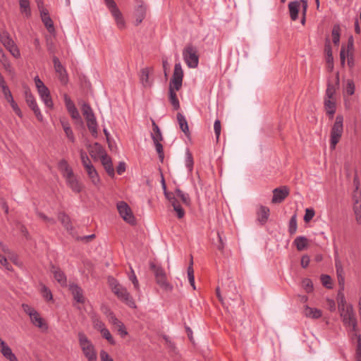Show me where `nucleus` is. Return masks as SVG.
Segmentation results:
<instances>
[{"label":"nucleus","mask_w":361,"mask_h":361,"mask_svg":"<svg viewBox=\"0 0 361 361\" xmlns=\"http://www.w3.org/2000/svg\"><path fill=\"white\" fill-rule=\"evenodd\" d=\"M161 187L163 189L164 195L170 205L173 207V211L176 213L177 218L179 219L183 218L185 212L177 197L181 200L183 204L186 206H189L191 202L189 195L184 192L178 188H176L174 192H169L167 190L166 185Z\"/></svg>","instance_id":"1"},{"label":"nucleus","mask_w":361,"mask_h":361,"mask_svg":"<svg viewBox=\"0 0 361 361\" xmlns=\"http://www.w3.org/2000/svg\"><path fill=\"white\" fill-rule=\"evenodd\" d=\"M108 281L112 292L118 299L125 302L128 307L131 308H136V305L133 298L125 287L121 285L113 277H109Z\"/></svg>","instance_id":"2"},{"label":"nucleus","mask_w":361,"mask_h":361,"mask_svg":"<svg viewBox=\"0 0 361 361\" xmlns=\"http://www.w3.org/2000/svg\"><path fill=\"white\" fill-rule=\"evenodd\" d=\"M80 347L88 361H97V355L92 341L85 333L80 331L78 334Z\"/></svg>","instance_id":"3"},{"label":"nucleus","mask_w":361,"mask_h":361,"mask_svg":"<svg viewBox=\"0 0 361 361\" xmlns=\"http://www.w3.org/2000/svg\"><path fill=\"white\" fill-rule=\"evenodd\" d=\"M343 132V116L337 115L336 121L333 125L330 134V147L332 149L336 148Z\"/></svg>","instance_id":"4"},{"label":"nucleus","mask_w":361,"mask_h":361,"mask_svg":"<svg viewBox=\"0 0 361 361\" xmlns=\"http://www.w3.org/2000/svg\"><path fill=\"white\" fill-rule=\"evenodd\" d=\"M183 59L189 68H195L199 64L197 49L192 44H188L183 50Z\"/></svg>","instance_id":"5"},{"label":"nucleus","mask_w":361,"mask_h":361,"mask_svg":"<svg viewBox=\"0 0 361 361\" xmlns=\"http://www.w3.org/2000/svg\"><path fill=\"white\" fill-rule=\"evenodd\" d=\"M36 88L41 99L44 102L45 106L48 108H53L54 104L50 95V91L38 76L34 78Z\"/></svg>","instance_id":"6"},{"label":"nucleus","mask_w":361,"mask_h":361,"mask_svg":"<svg viewBox=\"0 0 361 361\" xmlns=\"http://www.w3.org/2000/svg\"><path fill=\"white\" fill-rule=\"evenodd\" d=\"M343 324L351 328L353 331L357 329V319L351 305H347L345 309L339 311Z\"/></svg>","instance_id":"7"},{"label":"nucleus","mask_w":361,"mask_h":361,"mask_svg":"<svg viewBox=\"0 0 361 361\" xmlns=\"http://www.w3.org/2000/svg\"><path fill=\"white\" fill-rule=\"evenodd\" d=\"M0 41L13 57L16 59L20 57L19 49L14 41L11 38L10 35L7 31H2L0 32Z\"/></svg>","instance_id":"8"},{"label":"nucleus","mask_w":361,"mask_h":361,"mask_svg":"<svg viewBox=\"0 0 361 361\" xmlns=\"http://www.w3.org/2000/svg\"><path fill=\"white\" fill-rule=\"evenodd\" d=\"M117 209L120 216L126 222L131 225L135 224V218L132 212L130 207L126 202H118L117 203Z\"/></svg>","instance_id":"9"},{"label":"nucleus","mask_w":361,"mask_h":361,"mask_svg":"<svg viewBox=\"0 0 361 361\" xmlns=\"http://www.w3.org/2000/svg\"><path fill=\"white\" fill-rule=\"evenodd\" d=\"M183 71L180 63L174 66L173 73L169 83V87L175 88L177 91L180 90L183 84Z\"/></svg>","instance_id":"10"},{"label":"nucleus","mask_w":361,"mask_h":361,"mask_svg":"<svg viewBox=\"0 0 361 361\" xmlns=\"http://www.w3.org/2000/svg\"><path fill=\"white\" fill-rule=\"evenodd\" d=\"M105 4L111 15L114 16L118 27L120 29L123 28L125 26V20L116 2L114 0H108Z\"/></svg>","instance_id":"11"},{"label":"nucleus","mask_w":361,"mask_h":361,"mask_svg":"<svg viewBox=\"0 0 361 361\" xmlns=\"http://www.w3.org/2000/svg\"><path fill=\"white\" fill-rule=\"evenodd\" d=\"M25 97L26 103L28 105V106L33 111L37 118L39 121H42L43 119V116L41 114L39 108L38 107V105L37 104L35 97L31 93V92L29 89H26L25 90Z\"/></svg>","instance_id":"12"},{"label":"nucleus","mask_w":361,"mask_h":361,"mask_svg":"<svg viewBox=\"0 0 361 361\" xmlns=\"http://www.w3.org/2000/svg\"><path fill=\"white\" fill-rule=\"evenodd\" d=\"M41 4H42V3H37L42 21L44 23L46 28L47 29L48 32L50 34H54L55 32V28L54 26L53 21L49 16V11L47 9L44 8L42 5Z\"/></svg>","instance_id":"13"},{"label":"nucleus","mask_w":361,"mask_h":361,"mask_svg":"<svg viewBox=\"0 0 361 361\" xmlns=\"http://www.w3.org/2000/svg\"><path fill=\"white\" fill-rule=\"evenodd\" d=\"M289 195V189L287 186L276 188L273 190L272 203H281Z\"/></svg>","instance_id":"14"},{"label":"nucleus","mask_w":361,"mask_h":361,"mask_svg":"<svg viewBox=\"0 0 361 361\" xmlns=\"http://www.w3.org/2000/svg\"><path fill=\"white\" fill-rule=\"evenodd\" d=\"M53 63L55 71L58 73L60 81L63 84H66L68 78L66 69L61 63L59 59L56 56L53 57Z\"/></svg>","instance_id":"15"},{"label":"nucleus","mask_w":361,"mask_h":361,"mask_svg":"<svg viewBox=\"0 0 361 361\" xmlns=\"http://www.w3.org/2000/svg\"><path fill=\"white\" fill-rule=\"evenodd\" d=\"M0 352L9 361H18L11 348L0 338Z\"/></svg>","instance_id":"16"},{"label":"nucleus","mask_w":361,"mask_h":361,"mask_svg":"<svg viewBox=\"0 0 361 361\" xmlns=\"http://www.w3.org/2000/svg\"><path fill=\"white\" fill-rule=\"evenodd\" d=\"M69 290H71L73 299L78 303H85V298L83 295V291L82 288L77 284L72 283L69 285Z\"/></svg>","instance_id":"17"},{"label":"nucleus","mask_w":361,"mask_h":361,"mask_svg":"<svg viewBox=\"0 0 361 361\" xmlns=\"http://www.w3.org/2000/svg\"><path fill=\"white\" fill-rule=\"evenodd\" d=\"M101 162L107 174L110 177L114 178L115 176V171L111 157H109L106 154H102L101 157Z\"/></svg>","instance_id":"18"},{"label":"nucleus","mask_w":361,"mask_h":361,"mask_svg":"<svg viewBox=\"0 0 361 361\" xmlns=\"http://www.w3.org/2000/svg\"><path fill=\"white\" fill-rule=\"evenodd\" d=\"M269 209L266 206L261 205L257 212V221L260 225H264L269 216Z\"/></svg>","instance_id":"19"},{"label":"nucleus","mask_w":361,"mask_h":361,"mask_svg":"<svg viewBox=\"0 0 361 361\" xmlns=\"http://www.w3.org/2000/svg\"><path fill=\"white\" fill-rule=\"evenodd\" d=\"M110 322L116 328L121 337H125L128 334L125 325L122 322L118 319L114 314H111L109 318Z\"/></svg>","instance_id":"20"},{"label":"nucleus","mask_w":361,"mask_h":361,"mask_svg":"<svg viewBox=\"0 0 361 361\" xmlns=\"http://www.w3.org/2000/svg\"><path fill=\"white\" fill-rule=\"evenodd\" d=\"M51 272L53 274L54 279L61 285L66 286V276L60 268L51 265Z\"/></svg>","instance_id":"21"},{"label":"nucleus","mask_w":361,"mask_h":361,"mask_svg":"<svg viewBox=\"0 0 361 361\" xmlns=\"http://www.w3.org/2000/svg\"><path fill=\"white\" fill-rule=\"evenodd\" d=\"M152 70V68L147 67L142 68L140 71V80L145 87H150L152 85V81L149 80V73Z\"/></svg>","instance_id":"22"},{"label":"nucleus","mask_w":361,"mask_h":361,"mask_svg":"<svg viewBox=\"0 0 361 361\" xmlns=\"http://www.w3.org/2000/svg\"><path fill=\"white\" fill-rule=\"evenodd\" d=\"M58 219L61 223L63 226L68 232H71L73 230V226L72 225L71 218L68 215H67L65 212H59L58 213Z\"/></svg>","instance_id":"23"},{"label":"nucleus","mask_w":361,"mask_h":361,"mask_svg":"<svg viewBox=\"0 0 361 361\" xmlns=\"http://www.w3.org/2000/svg\"><path fill=\"white\" fill-rule=\"evenodd\" d=\"M65 178H66L67 185L71 188V189L74 192L78 193L81 191L82 185L79 183V181L77 180L74 173L71 175L70 176Z\"/></svg>","instance_id":"24"},{"label":"nucleus","mask_w":361,"mask_h":361,"mask_svg":"<svg viewBox=\"0 0 361 361\" xmlns=\"http://www.w3.org/2000/svg\"><path fill=\"white\" fill-rule=\"evenodd\" d=\"M139 3L140 4L135 11V22L137 25L142 22L146 16V6L143 4L142 1H140Z\"/></svg>","instance_id":"25"},{"label":"nucleus","mask_w":361,"mask_h":361,"mask_svg":"<svg viewBox=\"0 0 361 361\" xmlns=\"http://www.w3.org/2000/svg\"><path fill=\"white\" fill-rule=\"evenodd\" d=\"M303 314L306 317L316 319L322 317V312L319 309L312 308L308 305H305Z\"/></svg>","instance_id":"26"},{"label":"nucleus","mask_w":361,"mask_h":361,"mask_svg":"<svg viewBox=\"0 0 361 361\" xmlns=\"http://www.w3.org/2000/svg\"><path fill=\"white\" fill-rule=\"evenodd\" d=\"M300 2L299 1H290L288 4V10L290 13V19L293 21L298 18L299 8Z\"/></svg>","instance_id":"27"},{"label":"nucleus","mask_w":361,"mask_h":361,"mask_svg":"<svg viewBox=\"0 0 361 361\" xmlns=\"http://www.w3.org/2000/svg\"><path fill=\"white\" fill-rule=\"evenodd\" d=\"M85 169L92 183L94 185H97L100 182V178L94 166L92 164H91L86 167Z\"/></svg>","instance_id":"28"},{"label":"nucleus","mask_w":361,"mask_h":361,"mask_svg":"<svg viewBox=\"0 0 361 361\" xmlns=\"http://www.w3.org/2000/svg\"><path fill=\"white\" fill-rule=\"evenodd\" d=\"M354 44H353V40L352 38L348 39V44H347V59H348V66L350 68H352L354 66L355 62H354Z\"/></svg>","instance_id":"29"},{"label":"nucleus","mask_w":361,"mask_h":361,"mask_svg":"<svg viewBox=\"0 0 361 361\" xmlns=\"http://www.w3.org/2000/svg\"><path fill=\"white\" fill-rule=\"evenodd\" d=\"M89 153L93 158L97 156L102 157V154H106L100 144L95 142L93 145H89Z\"/></svg>","instance_id":"30"},{"label":"nucleus","mask_w":361,"mask_h":361,"mask_svg":"<svg viewBox=\"0 0 361 361\" xmlns=\"http://www.w3.org/2000/svg\"><path fill=\"white\" fill-rule=\"evenodd\" d=\"M176 91L177 90L175 88H173L171 87H169V102L173 106V109L178 110L180 109V103L177 97Z\"/></svg>","instance_id":"31"},{"label":"nucleus","mask_w":361,"mask_h":361,"mask_svg":"<svg viewBox=\"0 0 361 361\" xmlns=\"http://www.w3.org/2000/svg\"><path fill=\"white\" fill-rule=\"evenodd\" d=\"M324 107L326 114L332 118L336 110L335 99H324Z\"/></svg>","instance_id":"32"},{"label":"nucleus","mask_w":361,"mask_h":361,"mask_svg":"<svg viewBox=\"0 0 361 361\" xmlns=\"http://www.w3.org/2000/svg\"><path fill=\"white\" fill-rule=\"evenodd\" d=\"M81 110L86 121L96 118L93 110L89 104L83 103Z\"/></svg>","instance_id":"33"},{"label":"nucleus","mask_w":361,"mask_h":361,"mask_svg":"<svg viewBox=\"0 0 361 361\" xmlns=\"http://www.w3.org/2000/svg\"><path fill=\"white\" fill-rule=\"evenodd\" d=\"M32 323L37 327L47 329V326L44 322L43 319L40 317L37 312H35L30 317Z\"/></svg>","instance_id":"34"},{"label":"nucleus","mask_w":361,"mask_h":361,"mask_svg":"<svg viewBox=\"0 0 361 361\" xmlns=\"http://www.w3.org/2000/svg\"><path fill=\"white\" fill-rule=\"evenodd\" d=\"M344 287H339V290L337 293V302L338 310H341L346 308L347 302L343 293Z\"/></svg>","instance_id":"35"},{"label":"nucleus","mask_w":361,"mask_h":361,"mask_svg":"<svg viewBox=\"0 0 361 361\" xmlns=\"http://www.w3.org/2000/svg\"><path fill=\"white\" fill-rule=\"evenodd\" d=\"M156 279L157 283L165 290H171L173 286L167 281L166 274L159 276Z\"/></svg>","instance_id":"36"},{"label":"nucleus","mask_w":361,"mask_h":361,"mask_svg":"<svg viewBox=\"0 0 361 361\" xmlns=\"http://www.w3.org/2000/svg\"><path fill=\"white\" fill-rule=\"evenodd\" d=\"M177 120L181 130L185 133V135H188L190 133L189 128L185 116L182 114L178 113Z\"/></svg>","instance_id":"37"},{"label":"nucleus","mask_w":361,"mask_h":361,"mask_svg":"<svg viewBox=\"0 0 361 361\" xmlns=\"http://www.w3.org/2000/svg\"><path fill=\"white\" fill-rule=\"evenodd\" d=\"M19 5L20 8V12L22 14H24L25 17L29 18L31 16V11L30 6V1L29 0H20Z\"/></svg>","instance_id":"38"},{"label":"nucleus","mask_w":361,"mask_h":361,"mask_svg":"<svg viewBox=\"0 0 361 361\" xmlns=\"http://www.w3.org/2000/svg\"><path fill=\"white\" fill-rule=\"evenodd\" d=\"M0 86L1 87V90L4 95L5 99L8 102H10L12 99H13L12 94H11L8 87L7 86L5 80H4V78L2 77H0Z\"/></svg>","instance_id":"39"},{"label":"nucleus","mask_w":361,"mask_h":361,"mask_svg":"<svg viewBox=\"0 0 361 361\" xmlns=\"http://www.w3.org/2000/svg\"><path fill=\"white\" fill-rule=\"evenodd\" d=\"M307 238L305 236H298L293 241V244L298 251L303 250L307 246Z\"/></svg>","instance_id":"40"},{"label":"nucleus","mask_w":361,"mask_h":361,"mask_svg":"<svg viewBox=\"0 0 361 361\" xmlns=\"http://www.w3.org/2000/svg\"><path fill=\"white\" fill-rule=\"evenodd\" d=\"M336 269L339 287H344V277L343 276V269L341 262L338 260H336Z\"/></svg>","instance_id":"41"},{"label":"nucleus","mask_w":361,"mask_h":361,"mask_svg":"<svg viewBox=\"0 0 361 361\" xmlns=\"http://www.w3.org/2000/svg\"><path fill=\"white\" fill-rule=\"evenodd\" d=\"M338 85V76H337V82L336 85H334L331 84L330 82L327 85V88L326 90V94H325V98L324 99H334V94L336 93V85Z\"/></svg>","instance_id":"42"},{"label":"nucleus","mask_w":361,"mask_h":361,"mask_svg":"<svg viewBox=\"0 0 361 361\" xmlns=\"http://www.w3.org/2000/svg\"><path fill=\"white\" fill-rule=\"evenodd\" d=\"M61 126L63 128V130L66 133V135L67 137L71 140L72 142H75V137L74 134L73 133V130L69 125V123L66 121H61Z\"/></svg>","instance_id":"43"},{"label":"nucleus","mask_w":361,"mask_h":361,"mask_svg":"<svg viewBox=\"0 0 361 361\" xmlns=\"http://www.w3.org/2000/svg\"><path fill=\"white\" fill-rule=\"evenodd\" d=\"M151 121L153 130V133H151L152 140H154V139H156L157 140H163V137L158 125L153 119H151Z\"/></svg>","instance_id":"44"},{"label":"nucleus","mask_w":361,"mask_h":361,"mask_svg":"<svg viewBox=\"0 0 361 361\" xmlns=\"http://www.w3.org/2000/svg\"><path fill=\"white\" fill-rule=\"evenodd\" d=\"M193 261H192V257H191L190 265L188 267V277L190 282V284L192 287L193 290L196 289L195 285V276H194V269L192 267Z\"/></svg>","instance_id":"45"},{"label":"nucleus","mask_w":361,"mask_h":361,"mask_svg":"<svg viewBox=\"0 0 361 361\" xmlns=\"http://www.w3.org/2000/svg\"><path fill=\"white\" fill-rule=\"evenodd\" d=\"M86 122H87V126L89 130L90 131L92 135L94 137H97V135H98V131H97L98 125H97L96 118L87 121Z\"/></svg>","instance_id":"46"},{"label":"nucleus","mask_w":361,"mask_h":361,"mask_svg":"<svg viewBox=\"0 0 361 361\" xmlns=\"http://www.w3.org/2000/svg\"><path fill=\"white\" fill-rule=\"evenodd\" d=\"M149 268L154 272L155 278L166 274L164 269L161 266L156 264L153 262L149 263Z\"/></svg>","instance_id":"47"},{"label":"nucleus","mask_w":361,"mask_h":361,"mask_svg":"<svg viewBox=\"0 0 361 361\" xmlns=\"http://www.w3.org/2000/svg\"><path fill=\"white\" fill-rule=\"evenodd\" d=\"M185 166L187 167L188 171L190 172H191L192 171V169H193L194 161H193L192 154V153L190 152V150L188 149H187V150L185 152Z\"/></svg>","instance_id":"48"},{"label":"nucleus","mask_w":361,"mask_h":361,"mask_svg":"<svg viewBox=\"0 0 361 361\" xmlns=\"http://www.w3.org/2000/svg\"><path fill=\"white\" fill-rule=\"evenodd\" d=\"M298 228L297 224V215L295 214L293 215L289 221L288 231L290 235L295 233Z\"/></svg>","instance_id":"49"},{"label":"nucleus","mask_w":361,"mask_h":361,"mask_svg":"<svg viewBox=\"0 0 361 361\" xmlns=\"http://www.w3.org/2000/svg\"><path fill=\"white\" fill-rule=\"evenodd\" d=\"M324 51L326 54V56H327V58H326V61H327V63H332L333 62V55H332V48H331V46L330 44V41L329 39L327 38L326 39V43H325V46H324Z\"/></svg>","instance_id":"50"},{"label":"nucleus","mask_w":361,"mask_h":361,"mask_svg":"<svg viewBox=\"0 0 361 361\" xmlns=\"http://www.w3.org/2000/svg\"><path fill=\"white\" fill-rule=\"evenodd\" d=\"M66 109H67L68 113L71 114V116L73 119H75V120L81 119L80 114H79L78 109H76L74 103L67 106Z\"/></svg>","instance_id":"51"},{"label":"nucleus","mask_w":361,"mask_h":361,"mask_svg":"<svg viewBox=\"0 0 361 361\" xmlns=\"http://www.w3.org/2000/svg\"><path fill=\"white\" fill-rule=\"evenodd\" d=\"M36 214L39 218H40L43 221H44L48 225H55L56 223L55 219L49 217L41 212L36 211Z\"/></svg>","instance_id":"52"},{"label":"nucleus","mask_w":361,"mask_h":361,"mask_svg":"<svg viewBox=\"0 0 361 361\" xmlns=\"http://www.w3.org/2000/svg\"><path fill=\"white\" fill-rule=\"evenodd\" d=\"M332 40L334 44L337 45L340 41V27L338 25H334L332 32Z\"/></svg>","instance_id":"53"},{"label":"nucleus","mask_w":361,"mask_h":361,"mask_svg":"<svg viewBox=\"0 0 361 361\" xmlns=\"http://www.w3.org/2000/svg\"><path fill=\"white\" fill-rule=\"evenodd\" d=\"M161 140H157L156 139H154V140H153L154 146L156 147V150L159 154V158L161 161H163L164 158V154L163 146L161 144Z\"/></svg>","instance_id":"54"},{"label":"nucleus","mask_w":361,"mask_h":361,"mask_svg":"<svg viewBox=\"0 0 361 361\" xmlns=\"http://www.w3.org/2000/svg\"><path fill=\"white\" fill-rule=\"evenodd\" d=\"M223 233L220 232H217V242H214V245L216 247V248L221 251L223 252L225 246V243L224 241L223 238Z\"/></svg>","instance_id":"55"},{"label":"nucleus","mask_w":361,"mask_h":361,"mask_svg":"<svg viewBox=\"0 0 361 361\" xmlns=\"http://www.w3.org/2000/svg\"><path fill=\"white\" fill-rule=\"evenodd\" d=\"M41 293L46 300L49 301L52 300V293L45 285H42Z\"/></svg>","instance_id":"56"},{"label":"nucleus","mask_w":361,"mask_h":361,"mask_svg":"<svg viewBox=\"0 0 361 361\" xmlns=\"http://www.w3.org/2000/svg\"><path fill=\"white\" fill-rule=\"evenodd\" d=\"M303 288L307 293H311L313 291V283L310 279H304L302 281Z\"/></svg>","instance_id":"57"},{"label":"nucleus","mask_w":361,"mask_h":361,"mask_svg":"<svg viewBox=\"0 0 361 361\" xmlns=\"http://www.w3.org/2000/svg\"><path fill=\"white\" fill-rule=\"evenodd\" d=\"M321 281L322 285L327 288H332V281L331 277L329 275L326 274H322L321 276Z\"/></svg>","instance_id":"58"},{"label":"nucleus","mask_w":361,"mask_h":361,"mask_svg":"<svg viewBox=\"0 0 361 361\" xmlns=\"http://www.w3.org/2000/svg\"><path fill=\"white\" fill-rule=\"evenodd\" d=\"M80 155L82 164L85 169L92 164L90 159L85 151L80 150Z\"/></svg>","instance_id":"59"},{"label":"nucleus","mask_w":361,"mask_h":361,"mask_svg":"<svg viewBox=\"0 0 361 361\" xmlns=\"http://www.w3.org/2000/svg\"><path fill=\"white\" fill-rule=\"evenodd\" d=\"M100 332H101L102 336L104 338H106L109 342V343H111V345L115 344V341H114V338L112 337L110 331L106 328L102 329Z\"/></svg>","instance_id":"60"},{"label":"nucleus","mask_w":361,"mask_h":361,"mask_svg":"<svg viewBox=\"0 0 361 361\" xmlns=\"http://www.w3.org/2000/svg\"><path fill=\"white\" fill-rule=\"evenodd\" d=\"M353 210L357 219H361V201L357 200L353 206Z\"/></svg>","instance_id":"61"},{"label":"nucleus","mask_w":361,"mask_h":361,"mask_svg":"<svg viewBox=\"0 0 361 361\" xmlns=\"http://www.w3.org/2000/svg\"><path fill=\"white\" fill-rule=\"evenodd\" d=\"M129 279L132 281V283L134 286V288L136 290H138L139 289V282L135 276V271L132 267H130V274L129 275Z\"/></svg>","instance_id":"62"},{"label":"nucleus","mask_w":361,"mask_h":361,"mask_svg":"<svg viewBox=\"0 0 361 361\" xmlns=\"http://www.w3.org/2000/svg\"><path fill=\"white\" fill-rule=\"evenodd\" d=\"M314 210L313 209L307 208L305 209V214L304 216V221L309 222L314 216Z\"/></svg>","instance_id":"63"},{"label":"nucleus","mask_w":361,"mask_h":361,"mask_svg":"<svg viewBox=\"0 0 361 361\" xmlns=\"http://www.w3.org/2000/svg\"><path fill=\"white\" fill-rule=\"evenodd\" d=\"M345 92L349 95H353L355 92V84L353 80H348L345 87Z\"/></svg>","instance_id":"64"}]
</instances>
